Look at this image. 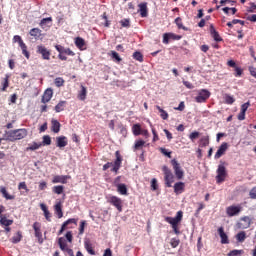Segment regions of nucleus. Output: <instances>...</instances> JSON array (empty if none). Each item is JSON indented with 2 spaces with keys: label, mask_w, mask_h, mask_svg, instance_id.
<instances>
[{
  "label": "nucleus",
  "mask_w": 256,
  "mask_h": 256,
  "mask_svg": "<svg viewBox=\"0 0 256 256\" xmlns=\"http://www.w3.org/2000/svg\"><path fill=\"white\" fill-rule=\"evenodd\" d=\"M162 171L164 173L165 187H173V183L175 182V176L173 175V172H171L167 166H163Z\"/></svg>",
  "instance_id": "4"
},
{
  "label": "nucleus",
  "mask_w": 256,
  "mask_h": 256,
  "mask_svg": "<svg viewBox=\"0 0 256 256\" xmlns=\"http://www.w3.org/2000/svg\"><path fill=\"white\" fill-rule=\"evenodd\" d=\"M101 17L104 19V27H111V21L107 17V12H104Z\"/></svg>",
  "instance_id": "48"
},
{
  "label": "nucleus",
  "mask_w": 256,
  "mask_h": 256,
  "mask_svg": "<svg viewBox=\"0 0 256 256\" xmlns=\"http://www.w3.org/2000/svg\"><path fill=\"white\" fill-rule=\"evenodd\" d=\"M156 109L159 111L161 119H163L164 121H167V119H169V114L167 113V111L161 108V106L157 105Z\"/></svg>",
  "instance_id": "31"
},
{
  "label": "nucleus",
  "mask_w": 256,
  "mask_h": 256,
  "mask_svg": "<svg viewBox=\"0 0 256 256\" xmlns=\"http://www.w3.org/2000/svg\"><path fill=\"white\" fill-rule=\"evenodd\" d=\"M227 65L228 67H232L233 69H235V77H241L243 75V69L237 66V63H235L234 60H228Z\"/></svg>",
  "instance_id": "15"
},
{
  "label": "nucleus",
  "mask_w": 256,
  "mask_h": 256,
  "mask_svg": "<svg viewBox=\"0 0 256 256\" xmlns=\"http://www.w3.org/2000/svg\"><path fill=\"white\" fill-rule=\"evenodd\" d=\"M224 101L227 105H233L235 103V98L229 94L224 95Z\"/></svg>",
  "instance_id": "44"
},
{
  "label": "nucleus",
  "mask_w": 256,
  "mask_h": 256,
  "mask_svg": "<svg viewBox=\"0 0 256 256\" xmlns=\"http://www.w3.org/2000/svg\"><path fill=\"white\" fill-rule=\"evenodd\" d=\"M7 87H9V78L8 77L4 78L1 91H7Z\"/></svg>",
  "instance_id": "57"
},
{
  "label": "nucleus",
  "mask_w": 256,
  "mask_h": 256,
  "mask_svg": "<svg viewBox=\"0 0 256 256\" xmlns=\"http://www.w3.org/2000/svg\"><path fill=\"white\" fill-rule=\"evenodd\" d=\"M108 203H110V205H113V207H115L117 211H119V213L123 211V200L121 198L117 196H110L108 198Z\"/></svg>",
  "instance_id": "7"
},
{
  "label": "nucleus",
  "mask_w": 256,
  "mask_h": 256,
  "mask_svg": "<svg viewBox=\"0 0 256 256\" xmlns=\"http://www.w3.org/2000/svg\"><path fill=\"white\" fill-rule=\"evenodd\" d=\"M13 223V220L7 219V216H2L0 218V225L2 227H11V224Z\"/></svg>",
  "instance_id": "28"
},
{
  "label": "nucleus",
  "mask_w": 256,
  "mask_h": 256,
  "mask_svg": "<svg viewBox=\"0 0 256 256\" xmlns=\"http://www.w3.org/2000/svg\"><path fill=\"white\" fill-rule=\"evenodd\" d=\"M115 161L114 164L113 162H107L106 164L103 165L102 170L103 171H107V169H111L112 173H115L117 175V173H119V169H121V164L123 163V157L121 156V153L118 151L115 152Z\"/></svg>",
  "instance_id": "1"
},
{
  "label": "nucleus",
  "mask_w": 256,
  "mask_h": 256,
  "mask_svg": "<svg viewBox=\"0 0 256 256\" xmlns=\"http://www.w3.org/2000/svg\"><path fill=\"white\" fill-rule=\"evenodd\" d=\"M138 7H139L140 17H147L149 15L146 2L140 3Z\"/></svg>",
  "instance_id": "23"
},
{
  "label": "nucleus",
  "mask_w": 256,
  "mask_h": 256,
  "mask_svg": "<svg viewBox=\"0 0 256 256\" xmlns=\"http://www.w3.org/2000/svg\"><path fill=\"white\" fill-rule=\"evenodd\" d=\"M52 191L56 195H62L63 191H65V186H63V185L54 186L52 188Z\"/></svg>",
  "instance_id": "41"
},
{
  "label": "nucleus",
  "mask_w": 256,
  "mask_h": 256,
  "mask_svg": "<svg viewBox=\"0 0 256 256\" xmlns=\"http://www.w3.org/2000/svg\"><path fill=\"white\" fill-rule=\"evenodd\" d=\"M67 137L65 136H59L56 138V146L60 149L63 147H67Z\"/></svg>",
  "instance_id": "24"
},
{
  "label": "nucleus",
  "mask_w": 256,
  "mask_h": 256,
  "mask_svg": "<svg viewBox=\"0 0 256 256\" xmlns=\"http://www.w3.org/2000/svg\"><path fill=\"white\" fill-rule=\"evenodd\" d=\"M181 35H177L175 33H164L163 34V43L164 45H169V41H179L181 39Z\"/></svg>",
  "instance_id": "11"
},
{
  "label": "nucleus",
  "mask_w": 256,
  "mask_h": 256,
  "mask_svg": "<svg viewBox=\"0 0 256 256\" xmlns=\"http://www.w3.org/2000/svg\"><path fill=\"white\" fill-rule=\"evenodd\" d=\"M52 131L53 133H59L61 131V123L57 120H52Z\"/></svg>",
  "instance_id": "37"
},
{
  "label": "nucleus",
  "mask_w": 256,
  "mask_h": 256,
  "mask_svg": "<svg viewBox=\"0 0 256 256\" xmlns=\"http://www.w3.org/2000/svg\"><path fill=\"white\" fill-rule=\"evenodd\" d=\"M218 234L220 235L222 245L229 244V237L225 233L223 227L218 228Z\"/></svg>",
  "instance_id": "21"
},
{
  "label": "nucleus",
  "mask_w": 256,
  "mask_h": 256,
  "mask_svg": "<svg viewBox=\"0 0 256 256\" xmlns=\"http://www.w3.org/2000/svg\"><path fill=\"white\" fill-rule=\"evenodd\" d=\"M158 188H159V186L157 185V179L153 178L151 180V189H152V191H157Z\"/></svg>",
  "instance_id": "58"
},
{
  "label": "nucleus",
  "mask_w": 256,
  "mask_h": 256,
  "mask_svg": "<svg viewBox=\"0 0 256 256\" xmlns=\"http://www.w3.org/2000/svg\"><path fill=\"white\" fill-rule=\"evenodd\" d=\"M249 197L250 199H256V186L250 190Z\"/></svg>",
  "instance_id": "62"
},
{
  "label": "nucleus",
  "mask_w": 256,
  "mask_h": 256,
  "mask_svg": "<svg viewBox=\"0 0 256 256\" xmlns=\"http://www.w3.org/2000/svg\"><path fill=\"white\" fill-rule=\"evenodd\" d=\"M110 56H111L112 59H115V61H117V63H121V61H123L121 59V56H119V53H117L113 50L110 52Z\"/></svg>",
  "instance_id": "46"
},
{
  "label": "nucleus",
  "mask_w": 256,
  "mask_h": 256,
  "mask_svg": "<svg viewBox=\"0 0 256 256\" xmlns=\"http://www.w3.org/2000/svg\"><path fill=\"white\" fill-rule=\"evenodd\" d=\"M241 213V206H229L226 208V215L228 217H235V215H239Z\"/></svg>",
  "instance_id": "12"
},
{
  "label": "nucleus",
  "mask_w": 256,
  "mask_h": 256,
  "mask_svg": "<svg viewBox=\"0 0 256 256\" xmlns=\"http://www.w3.org/2000/svg\"><path fill=\"white\" fill-rule=\"evenodd\" d=\"M243 253V250H232L228 253V256H241Z\"/></svg>",
  "instance_id": "54"
},
{
  "label": "nucleus",
  "mask_w": 256,
  "mask_h": 256,
  "mask_svg": "<svg viewBox=\"0 0 256 256\" xmlns=\"http://www.w3.org/2000/svg\"><path fill=\"white\" fill-rule=\"evenodd\" d=\"M7 141L15 142L20 141V139H25L27 136V129L21 128L16 130H9L5 133Z\"/></svg>",
  "instance_id": "2"
},
{
  "label": "nucleus",
  "mask_w": 256,
  "mask_h": 256,
  "mask_svg": "<svg viewBox=\"0 0 256 256\" xmlns=\"http://www.w3.org/2000/svg\"><path fill=\"white\" fill-rule=\"evenodd\" d=\"M211 97V92L207 89L198 90V95L195 97L196 103H207V100Z\"/></svg>",
  "instance_id": "6"
},
{
  "label": "nucleus",
  "mask_w": 256,
  "mask_h": 256,
  "mask_svg": "<svg viewBox=\"0 0 256 256\" xmlns=\"http://www.w3.org/2000/svg\"><path fill=\"white\" fill-rule=\"evenodd\" d=\"M121 27H126L129 28L131 27V20H129L128 18L122 19L120 21Z\"/></svg>",
  "instance_id": "50"
},
{
  "label": "nucleus",
  "mask_w": 256,
  "mask_h": 256,
  "mask_svg": "<svg viewBox=\"0 0 256 256\" xmlns=\"http://www.w3.org/2000/svg\"><path fill=\"white\" fill-rule=\"evenodd\" d=\"M242 221H245V223H247V224H246V226H243V224L240 223L239 224L240 225V229H247L249 227V225H251V222L249 221V217L242 218Z\"/></svg>",
  "instance_id": "55"
},
{
  "label": "nucleus",
  "mask_w": 256,
  "mask_h": 256,
  "mask_svg": "<svg viewBox=\"0 0 256 256\" xmlns=\"http://www.w3.org/2000/svg\"><path fill=\"white\" fill-rule=\"evenodd\" d=\"M171 165L174 169L176 179H178V181H181V179H183V177H185V172L183 171V168H181V164H179L177 159H172Z\"/></svg>",
  "instance_id": "5"
},
{
  "label": "nucleus",
  "mask_w": 256,
  "mask_h": 256,
  "mask_svg": "<svg viewBox=\"0 0 256 256\" xmlns=\"http://www.w3.org/2000/svg\"><path fill=\"white\" fill-rule=\"evenodd\" d=\"M55 49H56V51H58V53H59V55H61V54H64L65 53V47H63L62 45H56L55 46Z\"/></svg>",
  "instance_id": "60"
},
{
  "label": "nucleus",
  "mask_w": 256,
  "mask_h": 256,
  "mask_svg": "<svg viewBox=\"0 0 256 256\" xmlns=\"http://www.w3.org/2000/svg\"><path fill=\"white\" fill-rule=\"evenodd\" d=\"M201 135V133H199L198 131H194L192 133H190L189 135V139L194 142L195 139H199V136Z\"/></svg>",
  "instance_id": "52"
},
{
  "label": "nucleus",
  "mask_w": 256,
  "mask_h": 256,
  "mask_svg": "<svg viewBox=\"0 0 256 256\" xmlns=\"http://www.w3.org/2000/svg\"><path fill=\"white\" fill-rule=\"evenodd\" d=\"M86 225H87V222L85 220H82L80 222L79 235H83V233H85V226Z\"/></svg>",
  "instance_id": "53"
},
{
  "label": "nucleus",
  "mask_w": 256,
  "mask_h": 256,
  "mask_svg": "<svg viewBox=\"0 0 256 256\" xmlns=\"http://www.w3.org/2000/svg\"><path fill=\"white\" fill-rule=\"evenodd\" d=\"M54 209L58 219H61L63 217V209L61 208V203H57Z\"/></svg>",
  "instance_id": "38"
},
{
  "label": "nucleus",
  "mask_w": 256,
  "mask_h": 256,
  "mask_svg": "<svg viewBox=\"0 0 256 256\" xmlns=\"http://www.w3.org/2000/svg\"><path fill=\"white\" fill-rule=\"evenodd\" d=\"M84 247L87 253H89V255H95V250L93 249V244L91 243V241L89 240L84 241Z\"/></svg>",
  "instance_id": "26"
},
{
  "label": "nucleus",
  "mask_w": 256,
  "mask_h": 256,
  "mask_svg": "<svg viewBox=\"0 0 256 256\" xmlns=\"http://www.w3.org/2000/svg\"><path fill=\"white\" fill-rule=\"evenodd\" d=\"M225 177H227V169L224 165L220 164L217 169L216 182L223 183V181H225Z\"/></svg>",
  "instance_id": "9"
},
{
  "label": "nucleus",
  "mask_w": 256,
  "mask_h": 256,
  "mask_svg": "<svg viewBox=\"0 0 256 256\" xmlns=\"http://www.w3.org/2000/svg\"><path fill=\"white\" fill-rule=\"evenodd\" d=\"M249 51H250V56H251V57L254 59V61L256 62L255 50H254L253 46H250Z\"/></svg>",
  "instance_id": "64"
},
{
  "label": "nucleus",
  "mask_w": 256,
  "mask_h": 256,
  "mask_svg": "<svg viewBox=\"0 0 256 256\" xmlns=\"http://www.w3.org/2000/svg\"><path fill=\"white\" fill-rule=\"evenodd\" d=\"M36 52L38 53V55L42 56V59H44V61H49L51 59V50H48L47 47L43 45H38Z\"/></svg>",
  "instance_id": "8"
},
{
  "label": "nucleus",
  "mask_w": 256,
  "mask_h": 256,
  "mask_svg": "<svg viewBox=\"0 0 256 256\" xmlns=\"http://www.w3.org/2000/svg\"><path fill=\"white\" fill-rule=\"evenodd\" d=\"M117 191L120 195H127V185L125 184H117Z\"/></svg>",
  "instance_id": "36"
},
{
  "label": "nucleus",
  "mask_w": 256,
  "mask_h": 256,
  "mask_svg": "<svg viewBox=\"0 0 256 256\" xmlns=\"http://www.w3.org/2000/svg\"><path fill=\"white\" fill-rule=\"evenodd\" d=\"M77 221L78 219H75V218H70L68 220H66L62 226H61V229L59 230L58 232V235H62L63 231H65V229H73V226H69V223H74V225L77 226Z\"/></svg>",
  "instance_id": "13"
},
{
  "label": "nucleus",
  "mask_w": 256,
  "mask_h": 256,
  "mask_svg": "<svg viewBox=\"0 0 256 256\" xmlns=\"http://www.w3.org/2000/svg\"><path fill=\"white\" fill-rule=\"evenodd\" d=\"M52 23H53V18L52 17H48V18H43L40 21L39 25H40L41 29L47 30V29H51Z\"/></svg>",
  "instance_id": "19"
},
{
  "label": "nucleus",
  "mask_w": 256,
  "mask_h": 256,
  "mask_svg": "<svg viewBox=\"0 0 256 256\" xmlns=\"http://www.w3.org/2000/svg\"><path fill=\"white\" fill-rule=\"evenodd\" d=\"M33 229H34V235L38 240V243L40 245L43 244L44 239H43V232H41V223L34 222Z\"/></svg>",
  "instance_id": "10"
},
{
  "label": "nucleus",
  "mask_w": 256,
  "mask_h": 256,
  "mask_svg": "<svg viewBox=\"0 0 256 256\" xmlns=\"http://www.w3.org/2000/svg\"><path fill=\"white\" fill-rule=\"evenodd\" d=\"M133 59L139 61V63H143V54H141L139 51H136L133 53Z\"/></svg>",
  "instance_id": "45"
},
{
  "label": "nucleus",
  "mask_w": 256,
  "mask_h": 256,
  "mask_svg": "<svg viewBox=\"0 0 256 256\" xmlns=\"http://www.w3.org/2000/svg\"><path fill=\"white\" fill-rule=\"evenodd\" d=\"M75 45L80 51H85L87 49V44L85 43V39L81 37H77L75 39Z\"/></svg>",
  "instance_id": "20"
},
{
  "label": "nucleus",
  "mask_w": 256,
  "mask_h": 256,
  "mask_svg": "<svg viewBox=\"0 0 256 256\" xmlns=\"http://www.w3.org/2000/svg\"><path fill=\"white\" fill-rule=\"evenodd\" d=\"M145 140H136L134 144V151H141L145 147Z\"/></svg>",
  "instance_id": "32"
},
{
  "label": "nucleus",
  "mask_w": 256,
  "mask_h": 256,
  "mask_svg": "<svg viewBox=\"0 0 256 256\" xmlns=\"http://www.w3.org/2000/svg\"><path fill=\"white\" fill-rule=\"evenodd\" d=\"M236 239L239 243H243V241L247 239V234L245 233V231H241L236 235Z\"/></svg>",
  "instance_id": "43"
},
{
  "label": "nucleus",
  "mask_w": 256,
  "mask_h": 256,
  "mask_svg": "<svg viewBox=\"0 0 256 256\" xmlns=\"http://www.w3.org/2000/svg\"><path fill=\"white\" fill-rule=\"evenodd\" d=\"M141 131H142L141 124H134L132 126V133L133 135H135V137H139V135H141Z\"/></svg>",
  "instance_id": "33"
},
{
  "label": "nucleus",
  "mask_w": 256,
  "mask_h": 256,
  "mask_svg": "<svg viewBox=\"0 0 256 256\" xmlns=\"http://www.w3.org/2000/svg\"><path fill=\"white\" fill-rule=\"evenodd\" d=\"M13 41H14V43H18L19 45L23 44V39L19 35H15L13 37Z\"/></svg>",
  "instance_id": "61"
},
{
  "label": "nucleus",
  "mask_w": 256,
  "mask_h": 256,
  "mask_svg": "<svg viewBox=\"0 0 256 256\" xmlns=\"http://www.w3.org/2000/svg\"><path fill=\"white\" fill-rule=\"evenodd\" d=\"M51 99H53V89L48 88L44 91L42 98H41V103H44V105L46 103H49V101H51Z\"/></svg>",
  "instance_id": "16"
},
{
  "label": "nucleus",
  "mask_w": 256,
  "mask_h": 256,
  "mask_svg": "<svg viewBox=\"0 0 256 256\" xmlns=\"http://www.w3.org/2000/svg\"><path fill=\"white\" fill-rule=\"evenodd\" d=\"M185 191V184L184 182H176L174 184V193L176 195H181Z\"/></svg>",
  "instance_id": "22"
},
{
  "label": "nucleus",
  "mask_w": 256,
  "mask_h": 256,
  "mask_svg": "<svg viewBox=\"0 0 256 256\" xmlns=\"http://www.w3.org/2000/svg\"><path fill=\"white\" fill-rule=\"evenodd\" d=\"M210 35L212 39L216 41V43H221V41H223V38L221 37V35H219V32L215 30V26H213V24L210 25Z\"/></svg>",
  "instance_id": "18"
},
{
  "label": "nucleus",
  "mask_w": 256,
  "mask_h": 256,
  "mask_svg": "<svg viewBox=\"0 0 256 256\" xmlns=\"http://www.w3.org/2000/svg\"><path fill=\"white\" fill-rule=\"evenodd\" d=\"M19 47L22 50V55H24V57H26V59H29L31 57V54L27 50V44H25V42H23L22 44L19 45Z\"/></svg>",
  "instance_id": "34"
},
{
  "label": "nucleus",
  "mask_w": 256,
  "mask_h": 256,
  "mask_svg": "<svg viewBox=\"0 0 256 256\" xmlns=\"http://www.w3.org/2000/svg\"><path fill=\"white\" fill-rule=\"evenodd\" d=\"M71 179V176L69 175H56L52 179V183H62V185L67 184V180Z\"/></svg>",
  "instance_id": "17"
},
{
  "label": "nucleus",
  "mask_w": 256,
  "mask_h": 256,
  "mask_svg": "<svg viewBox=\"0 0 256 256\" xmlns=\"http://www.w3.org/2000/svg\"><path fill=\"white\" fill-rule=\"evenodd\" d=\"M64 55H69L70 57H75V52H73L69 48H65Z\"/></svg>",
  "instance_id": "63"
},
{
  "label": "nucleus",
  "mask_w": 256,
  "mask_h": 256,
  "mask_svg": "<svg viewBox=\"0 0 256 256\" xmlns=\"http://www.w3.org/2000/svg\"><path fill=\"white\" fill-rule=\"evenodd\" d=\"M208 145H209V136H203L199 140V147H201V148L208 147Z\"/></svg>",
  "instance_id": "39"
},
{
  "label": "nucleus",
  "mask_w": 256,
  "mask_h": 256,
  "mask_svg": "<svg viewBox=\"0 0 256 256\" xmlns=\"http://www.w3.org/2000/svg\"><path fill=\"white\" fill-rule=\"evenodd\" d=\"M78 97L81 101H85L87 98V88H85V86H81V91L79 92Z\"/></svg>",
  "instance_id": "42"
},
{
  "label": "nucleus",
  "mask_w": 256,
  "mask_h": 256,
  "mask_svg": "<svg viewBox=\"0 0 256 256\" xmlns=\"http://www.w3.org/2000/svg\"><path fill=\"white\" fill-rule=\"evenodd\" d=\"M41 29L39 28H32L29 32V35H31V37H34V39H39V37H41Z\"/></svg>",
  "instance_id": "30"
},
{
  "label": "nucleus",
  "mask_w": 256,
  "mask_h": 256,
  "mask_svg": "<svg viewBox=\"0 0 256 256\" xmlns=\"http://www.w3.org/2000/svg\"><path fill=\"white\" fill-rule=\"evenodd\" d=\"M0 193H2L3 197L8 201H13V199H15V196L10 195L9 192H7V188H5L4 186L0 187Z\"/></svg>",
  "instance_id": "25"
},
{
  "label": "nucleus",
  "mask_w": 256,
  "mask_h": 256,
  "mask_svg": "<svg viewBox=\"0 0 256 256\" xmlns=\"http://www.w3.org/2000/svg\"><path fill=\"white\" fill-rule=\"evenodd\" d=\"M227 149H229V144H227V142H224L220 145V147L218 148L214 159H221V157H223V155H225V152L227 151Z\"/></svg>",
  "instance_id": "14"
},
{
  "label": "nucleus",
  "mask_w": 256,
  "mask_h": 256,
  "mask_svg": "<svg viewBox=\"0 0 256 256\" xmlns=\"http://www.w3.org/2000/svg\"><path fill=\"white\" fill-rule=\"evenodd\" d=\"M54 83L57 87H63V85H65V79L61 78V77H57L54 80Z\"/></svg>",
  "instance_id": "49"
},
{
  "label": "nucleus",
  "mask_w": 256,
  "mask_h": 256,
  "mask_svg": "<svg viewBox=\"0 0 256 256\" xmlns=\"http://www.w3.org/2000/svg\"><path fill=\"white\" fill-rule=\"evenodd\" d=\"M175 23H176L178 29H183L184 31H187V28L185 26H183V22H182L181 17H177L175 19Z\"/></svg>",
  "instance_id": "47"
},
{
  "label": "nucleus",
  "mask_w": 256,
  "mask_h": 256,
  "mask_svg": "<svg viewBox=\"0 0 256 256\" xmlns=\"http://www.w3.org/2000/svg\"><path fill=\"white\" fill-rule=\"evenodd\" d=\"M180 243H181V241L177 238H172L170 241V245L173 249H176V247H179Z\"/></svg>",
  "instance_id": "51"
},
{
  "label": "nucleus",
  "mask_w": 256,
  "mask_h": 256,
  "mask_svg": "<svg viewBox=\"0 0 256 256\" xmlns=\"http://www.w3.org/2000/svg\"><path fill=\"white\" fill-rule=\"evenodd\" d=\"M58 245H59L61 251L67 250V241L65 240V238L60 237L58 239Z\"/></svg>",
  "instance_id": "40"
},
{
  "label": "nucleus",
  "mask_w": 256,
  "mask_h": 256,
  "mask_svg": "<svg viewBox=\"0 0 256 256\" xmlns=\"http://www.w3.org/2000/svg\"><path fill=\"white\" fill-rule=\"evenodd\" d=\"M164 221L172 226L176 235H179V224L183 221V211H178L175 217H165Z\"/></svg>",
  "instance_id": "3"
},
{
  "label": "nucleus",
  "mask_w": 256,
  "mask_h": 256,
  "mask_svg": "<svg viewBox=\"0 0 256 256\" xmlns=\"http://www.w3.org/2000/svg\"><path fill=\"white\" fill-rule=\"evenodd\" d=\"M65 107H67V101H60L55 107L54 111L56 113H61V111H65Z\"/></svg>",
  "instance_id": "27"
},
{
  "label": "nucleus",
  "mask_w": 256,
  "mask_h": 256,
  "mask_svg": "<svg viewBox=\"0 0 256 256\" xmlns=\"http://www.w3.org/2000/svg\"><path fill=\"white\" fill-rule=\"evenodd\" d=\"M40 147H43V143L33 142L29 147L26 148V150L27 151H37V149H40Z\"/></svg>",
  "instance_id": "35"
},
{
  "label": "nucleus",
  "mask_w": 256,
  "mask_h": 256,
  "mask_svg": "<svg viewBox=\"0 0 256 256\" xmlns=\"http://www.w3.org/2000/svg\"><path fill=\"white\" fill-rule=\"evenodd\" d=\"M160 153L171 159V152H168L166 148H159Z\"/></svg>",
  "instance_id": "59"
},
{
  "label": "nucleus",
  "mask_w": 256,
  "mask_h": 256,
  "mask_svg": "<svg viewBox=\"0 0 256 256\" xmlns=\"http://www.w3.org/2000/svg\"><path fill=\"white\" fill-rule=\"evenodd\" d=\"M42 145H51V136L44 135Z\"/></svg>",
  "instance_id": "56"
},
{
  "label": "nucleus",
  "mask_w": 256,
  "mask_h": 256,
  "mask_svg": "<svg viewBox=\"0 0 256 256\" xmlns=\"http://www.w3.org/2000/svg\"><path fill=\"white\" fill-rule=\"evenodd\" d=\"M21 239H23V233L18 231L14 236L11 238V243L17 244L21 243Z\"/></svg>",
  "instance_id": "29"
}]
</instances>
